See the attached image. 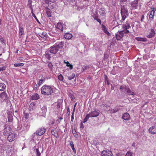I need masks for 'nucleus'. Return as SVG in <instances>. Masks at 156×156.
<instances>
[{"label":"nucleus","instance_id":"nucleus-53","mask_svg":"<svg viewBox=\"0 0 156 156\" xmlns=\"http://www.w3.org/2000/svg\"><path fill=\"white\" fill-rule=\"evenodd\" d=\"M48 67L51 70L52 68L53 65L51 62H50L48 64Z\"/></svg>","mask_w":156,"mask_h":156},{"label":"nucleus","instance_id":"nucleus-9","mask_svg":"<svg viewBox=\"0 0 156 156\" xmlns=\"http://www.w3.org/2000/svg\"><path fill=\"white\" fill-rule=\"evenodd\" d=\"M139 0H135L131 3V5L133 9H137L138 6V3Z\"/></svg>","mask_w":156,"mask_h":156},{"label":"nucleus","instance_id":"nucleus-38","mask_svg":"<svg viewBox=\"0 0 156 156\" xmlns=\"http://www.w3.org/2000/svg\"><path fill=\"white\" fill-rule=\"evenodd\" d=\"M45 80V78L41 79H40L38 85L40 86L42 84Z\"/></svg>","mask_w":156,"mask_h":156},{"label":"nucleus","instance_id":"nucleus-41","mask_svg":"<svg viewBox=\"0 0 156 156\" xmlns=\"http://www.w3.org/2000/svg\"><path fill=\"white\" fill-rule=\"evenodd\" d=\"M107 150L103 151L101 152V155L102 156H107Z\"/></svg>","mask_w":156,"mask_h":156},{"label":"nucleus","instance_id":"nucleus-2","mask_svg":"<svg viewBox=\"0 0 156 156\" xmlns=\"http://www.w3.org/2000/svg\"><path fill=\"white\" fill-rule=\"evenodd\" d=\"M121 14L122 16V20L124 21L126 17L128 16L129 12L127 6L125 5H121Z\"/></svg>","mask_w":156,"mask_h":156},{"label":"nucleus","instance_id":"nucleus-1","mask_svg":"<svg viewBox=\"0 0 156 156\" xmlns=\"http://www.w3.org/2000/svg\"><path fill=\"white\" fill-rule=\"evenodd\" d=\"M41 93L44 95H51L53 93V89L50 86L45 85L41 87Z\"/></svg>","mask_w":156,"mask_h":156},{"label":"nucleus","instance_id":"nucleus-44","mask_svg":"<svg viewBox=\"0 0 156 156\" xmlns=\"http://www.w3.org/2000/svg\"><path fill=\"white\" fill-rule=\"evenodd\" d=\"M36 152L37 153V156H41V153L40 152L38 148L36 149Z\"/></svg>","mask_w":156,"mask_h":156},{"label":"nucleus","instance_id":"nucleus-11","mask_svg":"<svg viewBox=\"0 0 156 156\" xmlns=\"http://www.w3.org/2000/svg\"><path fill=\"white\" fill-rule=\"evenodd\" d=\"M148 131L151 134L156 133V126H153L150 127Z\"/></svg>","mask_w":156,"mask_h":156},{"label":"nucleus","instance_id":"nucleus-36","mask_svg":"<svg viewBox=\"0 0 156 156\" xmlns=\"http://www.w3.org/2000/svg\"><path fill=\"white\" fill-rule=\"evenodd\" d=\"M98 12H97V11L95 12L94 13H93V15L92 16V17L93 18L94 20L95 19L97 18V17H98Z\"/></svg>","mask_w":156,"mask_h":156},{"label":"nucleus","instance_id":"nucleus-40","mask_svg":"<svg viewBox=\"0 0 156 156\" xmlns=\"http://www.w3.org/2000/svg\"><path fill=\"white\" fill-rule=\"evenodd\" d=\"M24 65V64L22 63H15L14 64V66L19 67V66H23Z\"/></svg>","mask_w":156,"mask_h":156},{"label":"nucleus","instance_id":"nucleus-62","mask_svg":"<svg viewBox=\"0 0 156 156\" xmlns=\"http://www.w3.org/2000/svg\"><path fill=\"white\" fill-rule=\"evenodd\" d=\"M74 115L72 114L71 116V121L72 122L73 121V120L74 119Z\"/></svg>","mask_w":156,"mask_h":156},{"label":"nucleus","instance_id":"nucleus-61","mask_svg":"<svg viewBox=\"0 0 156 156\" xmlns=\"http://www.w3.org/2000/svg\"><path fill=\"white\" fill-rule=\"evenodd\" d=\"M144 19V16L142 15L141 16L140 21L141 22L143 21Z\"/></svg>","mask_w":156,"mask_h":156},{"label":"nucleus","instance_id":"nucleus-10","mask_svg":"<svg viewBox=\"0 0 156 156\" xmlns=\"http://www.w3.org/2000/svg\"><path fill=\"white\" fill-rule=\"evenodd\" d=\"M90 114V117H94L98 116L99 114V112L96 110H94L91 112L89 113Z\"/></svg>","mask_w":156,"mask_h":156},{"label":"nucleus","instance_id":"nucleus-19","mask_svg":"<svg viewBox=\"0 0 156 156\" xmlns=\"http://www.w3.org/2000/svg\"><path fill=\"white\" fill-rule=\"evenodd\" d=\"M73 37V35L69 33H65L64 35V37L66 39H70Z\"/></svg>","mask_w":156,"mask_h":156},{"label":"nucleus","instance_id":"nucleus-31","mask_svg":"<svg viewBox=\"0 0 156 156\" xmlns=\"http://www.w3.org/2000/svg\"><path fill=\"white\" fill-rule=\"evenodd\" d=\"M104 79L105 80V82L106 84L107 83L108 85H109L110 84V83L108 80V77L107 76L106 74H104Z\"/></svg>","mask_w":156,"mask_h":156},{"label":"nucleus","instance_id":"nucleus-39","mask_svg":"<svg viewBox=\"0 0 156 156\" xmlns=\"http://www.w3.org/2000/svg\"><path fill=\"white\" fill-rule=\"evenodd\" d=\"M107 156H112L113 155L112 152L109 150H107Z\"/></svg>","mask_w":156,"mask_h":156},{"label":"nucleus","instance_id":"nucleus-26","mask_svg":"<svg viewBox=\"0 0 156 156\" xmlns=\"http://www.w3.org/2000/svg\"><path fill=\"white\" fill-rule=\"evenodd\" d=\"M127 87L125 85H122L120 87L119 89L122 92L125 91L127 89Z\"/></svg>","mask_w":156,"mask_h":156},{"label":"nucleus","instance_id":"nucleus-20","mask_svg":"<svg viewBox=\"0 0 156 156\" xmlns=\"http://www.w3.org/2000/svg\"><path fill=\"white\" fill-rule=\"evenodd\" d=\"M39 98V95L37 93L34 94L31 97V99L32 100H38Z\"/></svg>","mask_w":156,"mask_h":156},{"label":"nucleus","instance_id":"nucleus-50","mask_svg":"<svg viewBox=\"0 0 156 156\" xmlns=\"http://www.w3.org/2000/svg\"><path fill=\"white\" fill-rule=\"evenodd\" d=\"M32 16L37 21L38 23H40V22L39 20H38L36 16L34 14H33V15H32Z\"/></svg>","mask_w":156,"mask_h":156},{"label":"nucleus","instance_id":"nucleus-8","mask_svg":"<svg viewBox=\"0 0 156 156\" xmlns=\"http://www.w3.org/2000/svg\"><path fill=\"white\" fill-rule=\"evenodd\" d=\"M123 31H119L115 34L116 39L117 40H120L123 37L124 33Z\"/></svg>","mask_w":156,"mask_h":156},{"label":"nucleus","instance_id":"nucleus-48","mask_svg":"<svg viewBox=\"0 0 156 156\" xmlns=\"http://www.w3.org/2000/svg\"><path fill=\"white\" fill-rule=\"evenodd\" d=\"M98 17H97V18H96L94 19V20H96L97 21V22L99 23L100 24H101V20L98 18Z\"/></svg>","mask_w":156,"mask_h":156},{"label":"nucleus","instance_id":"nucleus-49","mask_svg":"<svg viewBox=\"0 0 156 156\" xmlns=\"http://www.w3.org/2000/svg\"><path fill=\"white\" fill-rule=\"evenodd\" d=\"M5 40L2 37H0V42L2 44L5 42Z\"/></svg>","mask_w":156,"mask_h":156},{"label":"nucleus","instance_id":"nucleus-12","mask_svg":"<svg viewBox=\"0 0 156 156\" xmlns=\"http://www.w3.org/2000/svg\"><path fill=\"white\" fill-rule=\"evenodd\" d=\"M31 16H29L28 17H25L24 20V24L27 26L28 24H29L31 22Z\"/></svg>","mask_w":156,"mask_h":156},{"label":"nucleus","instance_id":"nucleus-32","mask_svg":"<svg viewBox=\"0 0 156 156\" xmlns=\"http://www.w3.org/2000/svg\"><path fill=\"white\" fill-rule=\"evenodd\" d=\"M89 68L90 67L88 66H83L82 68V72H83L84 71L89 69Z\"/></svg>","mask_w":156,"mask_h":156},{"label":"nucleus","instance_id":"nucleus-29","mask_svg":"<svg viewBox=\"0 0 156 156\" xmlns=\"http://www.w3.org/2000/svg\"><path fill=\"white\" fill-rule=\"evenodd\" d=\"M70 146L71 147V148H72V149L73 150V152L75 154H76V151L74 148V146L73 144V142L72 141H70Z\"/></svg>","mask_w":156,"mask_h":156},{"label":"nucleus","instance_id":"nucleus-14","mask_svg":"<svg viewBox=\"0 0 156 156\" xmlns=\"http://www.w3.org/2000/svg\"><path fill=\"white\" fill-rule=\"evenodd\" d=\"M155 33L154 30L151 29L149 34L147 35V37L149 38H151L155 35Z\"/></svg>","mask_w":156,"mask_h":156},{"label":"nucleus","instance_id":"nucleus-60","mask_svg":"<svg viewBox=\"0 0 156 156\" xmlns=\"http://www.w3.org/2000/svg\"><path fill=\"white\" fill-rule=\"evenodd\" d=\"M67 114H68V115H69L70 114V110L69 107L67 108Z\"/></svg>","mask_w":156,"mask_h":156},{"label":"nucleus","instance_id":"nucleus-7","mask_svg":"<svg viewBox=\"0 0 156 156\" xmlns=\"http://www.w3.org/2000/svg\"><path fill=\"white\" fill-rule=\"evenodd\" d=\"M17 134L13 133L9 134L7 137V140L9 142L14 140L16 138Z\"/></svg>","mask_w":156,"mask_h":156},{"label":"nucleus","instance_id":"nucleus-45","mask_svg":"<svg viewBox=\"0 0 156 156\" xmlns=\"http://www.w3.org/2000/svg\"><path fill=\"white\" fill-rule=\"evenodd\" d=\"M7 67V66H4L0 68V72L5 70L6 69Z\"/></svg>","mask_w":156,"mask_h":156},{"label":"nucleus","instance_id":"nucleus-59","mask_svg":"<svg viewBox=\"0 0 156 156\" xmlns=\"http://www.w3.org/2000/svg\"><path fill=\"white\" fill-rule=\"evenodd\" d=\"M35 134H36L35 133H34L33 134H32V135L31 136L32 140L34 139L35 137Z\"/></svg>","mask_w":156,"mask_h":156},{"label":"nucleus","instance_id":"nucleus-58","mask_svg":"<svg viewBox=\"0 0 156 156\" xmlns=\"http://www.w3.org/2000/svg\"><path fill=\"white\" fill-rule=\"evenodd\" d=\"M55 130L54 129H52V130H51V134L52 135H54H54L55 134V131H55Z\"/></svg>","mask_w":156,"mask_h":156},{"label":"nucleus","instance_id":"nucleus-21","mask_svg":"<svg viewBox=\"0 0 156 156\" xmlns=\"http://www.w3.org/2000/svg\"><path fill=\"white\" fill-rule=\"evenodd\" d=\"M64 42H59L58 44H55L56 46H57V48L59 49L60 48H63L64 46Z\"/></svg>","mask_w":156,"mask_h":156},{"label":"nucleus","instance_id":"nucleus-35","mask_svg":"<svg viewBox=\"0 0 156 156\" xmlns=\"http://www.w3.org/2000/svg\"><path fill=\"white\" fill-rule=\"evenodd\" d=\"M58 79L59 80L62 81L63 82H64V78L63 76H62V74H60L58 76Z\"/></svg>","mask_w":156,"mask_h":156},{"label":"nucleus","instance_id":"nucleus-37","mask_svg":"<svg viewBox=\"0 0 156 156\" xmlns=\"http://www.w3.org/2000/svg\"><path fill=\"white\" fill-rule=\"evenodd\" d=\"M75 76V74L74 73H72V74L69 76H67L69 80H71L73 79Z\"/></svg>","mask_w":156,"mask_h":156},{"label":"nucleus","instance_id":"nucleus-5","mask_svg":"<svg viewBox=\"0 0 156 156\" xmlns=\"http://www.w3.org/2000/svg\"><path fill=\"white\" fill-rule=\"evenodd\" d=\"M46 128L44 127H41L39 128L36 131L35 133L38 136H41L44 134L46 131Z\"/></svg>","mask_w":156,"mask_h":156},{"label":"nucleus","instance_id":"nucleus-24","mask_svg":"<svg viewBox=\"0 0 156 156\" xmlns=\"http://www.w3.org/2000/svg\"><path fill=\"white\" fill-rule=\"evenodd\" d=\"M56 28L63 32V27L62 24L59 23H57Z\"/></svg>","mask_w":156,"mask_h":156},{"label":"nucleus","instance_id":"nucleus-51","mask_svg":"<svg viewBox=\"0 0 156 156\" xmlns=\"http://www.w3.org/2000/svg\"><path fill=\"white\" fill-rule=\"evenodd\" d=\"M44 2L46 4H48L49 5V4H51L50 2H51V0H45Z\"/></svg>","mask_w":156,"mask_h":156},{"label":"nucleus","instance_id":"nucleus-52","mask_svg":"<svg viewBox=\"0 0 156 156\" xmlns=\"http://www.w3.org/2000/svg\"><path fill=\"white\" fill-rule=\"evenodd\" d=\"M117 23L119 25H120L122 23V20H120L119 19H117Z\"/></svg>","mask_w":156,"mask_h":156},{"label":"nucleus","instance_id":"nucleus-64","mask_svg":"<svg viewBox=\"0 0 156 156\" xmlns=\"http://www.w3.org/2000/svg\"><path fill=\"white\" fill-rule=\"evenodd\" d=\"M80 128L83 129L84 128V126L83 125L82 123V122H81L80 125Z\"/></svg>","mask_w":156,"mask_h":156},{"label":"nucleus","instance_id":"nucleus-6","mask_svg":"<svg viewBox=\"0 0 156 156\" xmlns=\"http://www.w3.org/2000/svg\"><path fill=\"white\" fill-rule=\"evenodd\" d=\"M57 47V46L55 44L52 46L50 47L48 49V50L49 51L50 53L53 54H56L59 50Z\"/></svg>","mask_w":156,"mask_h":156},{"label":"nucleus","instance_id":"nucleus-34","mask_svg":"<svg viewBox=\"0 0 156 156\" xmlns=\"http://www.w3.org/2000/svg\"><path fill=\"white\" fill-rule=\"evenodd\" d=\"M90 114H87L86 115V117H85V118L84 119V120L83 121V123H85V122H87L88 119L90 118Z\"/></svg>","mask_w":156,"mask_h":156},{"label":"nucleus","instance_id":"nucleus-63","mask_svg":"<svg viewBox=\"0 0 156 156\" xmlns=\"http://www.w3.org/2000/svg\"><path fill=\"white\" fill-rule=\"evenodd\" d=\"M123 32H124L125 34H128L130 33L129 31L127 29L125 31H123Z\"/></svg>","mask_w":156,"mask_h":156},{"label":"nucleus","instance_id":"nucleus-16","mask_svg":"<svg viewBox=\"0 0 156 156\" xmlns=\"http://www.w3.org/2000/svg\"><path fill=\"white\" fill-rule=\"evenodd\" d=\"M0 98H1L3 100H6L8 98L6 93L5 92H3L0 94Z\"/></svg>","mask_w":156,"mask_h":156},{"label":"nucleus","instance_id":"nucleus-54","mask_svg":"<svg viewBox=\"0 0 156 156\" xmlns=\"http://www.w3.org/2000/svg\"><path fill=\"white\" fill-rule=\"evenodd\" d=\"M34 89L35 90L37 89V85L36 84V83H34Z\"/></svg>","mask_w":156,"mask_h":156},{"label":"nucleus","instance_id":"nucleus-15","mask_svg":"<svg viewBox=\"0 0 156 156\" xmlns=\"http://www.w3.org/2000/svg\"><path fill=\"white\" fill-rule=\"evenodd\" d=\"M7 114L8 121L9 122H11L13 120V114L11 112H9Z\"/></svg>","mask_w":156,"mask_h":156},{"label":"nucleus","instance_id":"nucleus-43","mask_svg":"<svg viewBox=\"0 0 156 156\" xmlns=\"http://www.w3.org/2000/svg\"><path fill=\"white\" fill-rule=\"evenodd\" d=\"M72 132L73 135L75 137H77L78 135L76 133V130H75L74 129H73Z\"/></svg>","mask_w":156,"mask_h":156},{"label":"nucleus","instance_id":"nucleus-4","mask_svg":"<svg viewBox=\"0 0 156 156\" xmlns=\"http://www.w3.org/2000/svg\"><path fill=\"white\" fill-rule=\"evenodd\" d=\"M4 127L3 134L5 136H8L11 133V128L9 125H5Z\"/></svg>","mask_w":156,"mask_h":156},{"label":"nucleus","instance_id":"nucleus-56","mask_svg":"<svg viewBox=\"0 0 156 156\" xmlns=\"http://www.w3.org/2000/svg\"><path fill=\"white\" fill-rule=\"evenodd\" d=\"M61 105V104L60 102H58L57 105V108H59L60 107V106Z\"/></svg>","mask_w":156,"mask_h":156},{"label":"nucleus","instance_id":"nucleus-23","mask_svg":"<svg viewBox=\"0 0 156 156\" xmlns=\"http://www.w3.org/2000/svg\"><path fill=\"white\" fill-rule=\"evenodd\" d=\"M42 111V115H44L47 112V107L46 106H43L41 108Z\"/></svg>","mask_w":156,"mask_h":156},{"label":"nucleus","instance_id":"nucleus-25","mask_svg":"<svg viewBox=\"0 0 156 156\" xmlns=\"http://www.w3.org/2000/svg\"><path fill=\"white\" fill-rule=\"evenodd\" d=\"M153 9L151 11V13L149 15V19H152L153 18L154 16L155 11L154 10L153 8H151V9Z\"/></svg>","mask_w":156,"mask_h":156},{"label":"nucleus","instance_id":"nucleus-13","mask_svg":"<svg viewBox=\"0 0 156 156\" xmlns=\"http://www.w3.org/2000/svg\"><path fill=\"white\" fill-rule=\"evenodd\" d=\"M38 35L39 36L44 39L47 38L48 36V34L46 32H43L42 33L40 32L38 33Z\"/></svg>","mask_w":156,"mask_h":156},{"label":"nucleus","instance_id":"nucleus-28","mask_svg":"<svg viewBox=\"0 0 156 156\" xmlns=\"http://www.w3.org/2000/svg\"><path fill=\"white\" fill-rule=\"evenodd\" d=\"M6 87L5 85L3 83H0V90L3 91Z\"/></svg>","mask_w":156,"mask_h":156},{"label":"nucleus","instance_id":"nucleus-30","mask_svg":"<svg viewBox=\"0 0 156 156\" xmlns=\"http://www.w3.org/2000/svg\"><path fill=\"white\" fill-rule=\"evenodd\" d=\"M127 93L128 94H129L131 95H134L135 94V93L131 91L130 89L127 87V89H126Z\"/></svg>","mask_w":156,"mask_h":156},{"label":"nucleus","instance_id":"nucleus-46","mask_svg":"<svg viewBox=\"0 0 156 156\" xmlns=\"http://www.w3.org/2000/svg\"><path fill=\"white\" fill-rule=\"evenodd\" d=\"M47 16L48 17H51V12L50 11H47Z\"/></svg>","mask_w":156,"mask_h":156},{"label":"nucleus","instance_id":"nucleus-27","mask_svg":"<svg viewBox=\"0 0 156 156\" xmlns=\"http://www.w3.org/2000/svg\"><path fill=\"white\" fill-rule=\"evenodd\" d=\"M49 51H48L45 52V56L46 58L49 60L51 58V56L50 54L49 53Z\"/></svg>","mask_w":156,"mask_h":156},{"label":"nucleus","instance_id":"nucleus-17","mask_svg":"<svg viewBox=\"0 0 156 156\" xmlns=\"http://www.w3.org/2000/svg\"><path fill=\"white\" fill-rule=\"evenodd\" d=\"M122 118L125 120H128L130 118V115L128 113L126 112L122 115Z\"/></svg>","mask_w":156,"mask_h":156},{"label":"nucleus","instance_id":"nucleus-33","mask_svg":"<svg viewBox=\"0 0 156 156\" xmlns=\"http://www.w3.org/2000/svg\"><path fill=\"white\" fill-rule=\"evenodd\" d=\"M124 29L125 30L128 29L129 28H130V26L128 22H126L124 25Z\"/></svg>","mask_w":156,"mask_h":156},{"label":"nucleus","instance_id":"nucleus-47","mask_svg":"<svg viewBox=\"0 0 156 156\" xmlns=\"http://www.w3.org/2000/svg\"><path fill=\"white\" fill-rule=\"evenodd\" d=\"M132 153L129 151H128L127 152L125 155V156H132Z\"/></svg>","mask_w":156,"mask_h":156},{"label":"nucleus","instance_id":"nucleus-22","mask_svg":"<svg viewBox=\"0 0 156 156\" xmlns=\"http://www.w3.org/2000/svg\"><path fill=\"white\" fill-rule=\"evenodd\" d=\"M19 35L20 36L24 35V33L22 27L21 26H19Z\"/></svg>","mask_w":156,"mask_h":156},{"label":"nucleus","instance_id":"nucleus-18","mask_svg":"<svg viewBox=\"0 0 156 156\" xmlns=\"http://www.w3.org/2000/svg\"><path fill=\"white\" fill-rule=\"evenodd\" d=\"M102 28L103 32L106 34L108 36H109L111 35L110 34L108 31V29L105 26L102 25Z\"/></svg>","mask_w":156,"mask_h":156},{"label":"nucleus","instance_id":"nucleus-42","mask_svg":"<svg viewBox=\"0 0 156 156\" xmlns=\"http://www.w3.org/2000/svg\"><path fill=\"white\" fill-rule=\"evenodd\" d=\"M119 111V109L117 108H115L114 109H111V112L112 113H114L117 112Z\"/></svg>","mask_w":156,"mask_h":156},{"label":"nucleus","instance_id":"nucleus-55","mask_svg":"<svg viewBox=\"0 0 156 156\" xmlns=\"http://www.w3.org/2000/svg\"><path fill=\"white\" fill-rule=\"evenodd\" d=\"M108 55L107 54L105 53L104 55V59H107L108 57Z\"/></svg>","mask_w":156,"mask_h":156},{"label":"nucleus","instance_id":"nucleus-3","mask_svg":"<svg viewBox=\"0 0 156 156\" xmlns=\"http://www.w3.org/2000/svg\"><path fill=\"white\" fill-rule=\"evenodd\" d=\"M96 10L97 12L101 16H104L106 14V9L104 7L101 6H97Z\"/></svg>","mask_w":156,"mask_h":156},{"label":"nucleus","instance_id":"nucleus-57","mask_svg":"<svg viewBox=\"0 0 156 156\" xmlns=\"http://www.w3.org/2000/svg\"><path fill=\"white\" fill-rule=\"evenodd\" d=\"M54 136H55L57 138H59V136L57 133V131H56V133Z\"/></svg>","mask_w":156,"mask_h":156}]
</instances>
